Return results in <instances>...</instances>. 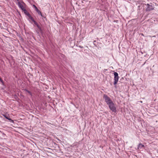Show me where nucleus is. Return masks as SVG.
Returning <instances> with one entry per match:
<instances>
[{"instance_id":"obj_1","label":"nucleus","mask_w":158,"mask_h":158,"mask_svg":"<svg viewBox=\"0 0 158 158\" xmlns=\"http://www.w3.org/2000/svg\"><path fill=\"white\" fill-rule=\"evenodd\" d=\"M108 105L109 108L112 112H116V107L113 102L108 104Z\"/></svg>"},{"instance_id":"obj_13","label":"nucleus","mask_w":158,"mask_h":158,"mask_svg":"<svg viewBox=\"0 0 158 158\" xmlns=\"http://www.w3.org/2000/svg\"><path fill=\"white\" fill-rule=\"evenodd\" d=\"M25 91L27 92L30 95H32L31 93V92L30 91H29L28 90H27V89H26Z\"/></svg>"},{"instance_id":"obj_5","label":"nucleus","mask_w":158,"mask_h":158,"mask_svg":"<svg viewBox=\"0 0 158 158\" xmlns=\"http://www.w3.org/2000/svg\"><path fill=\"white\" fill-rule=\"evenodd\" d=\"M2 115L5 117L6 119H8L10 121V122L12 123H14V121L11 119L10 118H9V116L8 115H6L5 114H3Z\"/></svg>"},{"instance_id":"obj_3","label":"nucleus","mask_w":158,"mask_h":158,"mask_svg":"<svg viewBox=\"0 0 158 158\" xmlns=\"http://www.w3.org/2000/svg\"><path fill=\"white\" fill-rule=\"evenodd\" d=\"M114 85H115L118 82L119 77L118 76V74L116 72H114Z\"/></svg>"},{"instance_id":"obj_11","label":"nucleus","mask_w":158,"mask_h":158,"mask_svg":"<svg viewBox=\"0 0 158 158\" xmlns=\"http://www.w3.org/2000/svg\"><path fill=\"white\" fill-rule=\"evenodd\" d=\"M34 23V24L37 26V25H38V24L37 23L34 19L32 21Z\"/></svg>"},{"instance_id":"obj_6","label":"nucleus","mask_w":158,"mask_h":158,"mask_svg":"<svg viewBox=\"0 0 158 158\" xmlns=\"http://www.w3.org/2000/svg\"><path fill=\"white\" fill-rule=\"evenodd\" d=\"M33 6L35 8V10L37 11V12L38 13V14L41 15V16L43 17L40 11L38 10L37 8V7L35 5H33Z\"/></svg>"},{"instance_id":"obj_12","label":"nucleus","mask_w":158,"mask_h":158,"mask_svg":"<svg viewBox=\"0 0 158 158\" xmlns=\"http://www.w3.org/2000/svg\"><path fill=\"white\" fill-rule=\"evenodd\" d=\"M34 23V24L37 26V25H38V24L37 23L34 19L32 21Z\"/></svg>"},{"instance_id":"obj_4","label":"nucleus","mask_w":158,"mask_h":158,"mask_svg":"<svg viewBox=\"0 0 158 158\" xmlns=\"http://www.w3.org/2000/svg\"><path fill=\"white\" fill-rule=\"evenodd\" d=\"M145 5L147 7L146 9V10L147 11H149L154 10V6L151 5L149 4H145Z\"/></svg>"},{"instance_id":"obj_15","label":"nucleus","mask_w":158,"mask_h":158,"mask_svg":"<svg viewBox=\"0 0 158 158\" xmlns=\"http://www.w3.org/2000/svg\"><path fill=\"white\" fill-rule=\"evenodd\" d=\"M78 47H79V48H83V46H81V45H79V46H78Z\"/></svg>"},{"instance_id":"obj_18","label":"nucleus","mask_w":158,"mask_h":158,"mask_svg":"<svg viewBox=\"0 0 158 158\" xmlns=\"http://www.w3.org/2000/svg\"><path fill=\"white\" fill-rule=\"evenodd\" d=\"M16 0L17 1H18V2H19V0Z\"/></svg>"},{"instance_id":"obj_14","label":"nucleus","mask_w":158,"mask_h":158,"mask_svg":"<svg viewBox=\"0 0 158 158\" xmlns=\"http://www.w3.org/2000/svg\"><path fill=\"white\" fill-rule=\"evenodd\" d=\"M32 21V20H33L34 19H33V18L31 17V15L30 17H28Z\"/></svg>"},{"instance_id":"obj_17","label":"nucleus","mask_w":158,"mask_h":158,"mask_svg":"<svg viewBox=\"0 0 158 158\" xmlns=\"http://www.w3.org/2000/svg\"><path fill=\"white\" fill-rule=\"evenodd\" d=\"M156 110H157V112H158V109H156Z\"/></svg>"},{"instance_id":"obj_8","label":"nucleus","mask_w":158,"mask_h":158,"mask_svg":"<svg viewBox=\"0 0 158 158\" xmlns=\"http://www.w3.org/2000/svg\"><path fill=\"white\" fill-rule=\"evenodd\" d=\"M37 27L39 29V31L40 32V33L42 34V35H43V34L44 33L43 31V29L42 28V27L39 25L37 26Z\"/></svg>"},{"instance_id":"obj_2","label":"nucleus","mask_w":158,"mask_h":158,"mask_svg":"<svg viewBox=\"0 0 158 158\" xmlns=\"http://www.w3.org/2000/svg\"><path fill=\"white\" fill-rule=\"evenodd\" d=\"M103 98L108 105L113 102L110 98L106 94L104 95Z\"/></svg>"},{"instance_id":"obj_7","label":"nucleus","mask_w":158,"mask_h":158,"mask_svg":"<svg viewBox=\"0 0 158 158\" xmlns=\"http://www.w3.org/2000/svg\"><path fill=\"white\" fill-rule=\"evenodd\" d=\"M18 6L23 11L24 9H25L23 5L19 2H18Z\"/></svg>"},{"instance_id":"obj_19","label":"nucleus","mask_w":158,"mask_h":158,"mask_svg":"<svg viewBox=\"0 0 158 158\" xmlns=\"http://www.w3.org/2000/svg\"><path fill=\"white\" fill-rule=\"evenodd\" d=\"M22 3H23V4H24V3L23 2H22Z\"/></svg>"},{"instance_id":"obj_16","label":"nucleus","mask_w":158,"mask_h":158,"mask_svg":"<svg viewBox=\"0 0 158 158\" xmlns=\"http://www.w3.org/2000/svg\"><path fill=\"white\" fill-rule=\"evenodd\" d=\"M28 17H30V16H31V15H30V14L29 13L28 14V15H27Z\"/></svg>"},{"instance_id":"obj_10","label":"nucleus","mask_w":158,"mask_h":158,"mask_svg":"<svg viewBox=\"0 0 158 158\" xmlns=\"http://www.w3.org/2000/svg\"><path fill=\"white\" fill-rule=\"evenodd\" d=\"M23 11H24V14L27 15H28V14H29V13L28 12V11L26 9H24L23 10Z\"/></svg>"},{"instance_id":"obj_9","label":"nucleus","mask_w":158,"mask_h":158,"mask_svg":"<svg viewBox=\"0 0 158 158\" xmlns=\"http://www.w3.org/2000/svg\"><path fill=\"white\" fill-rule=\"evenodd\" d=\"M144 145L143 144H142V143H140L139 144L138 146V149H140L141 148H143L144 147Z\"/></svg>"}]
</instances>
